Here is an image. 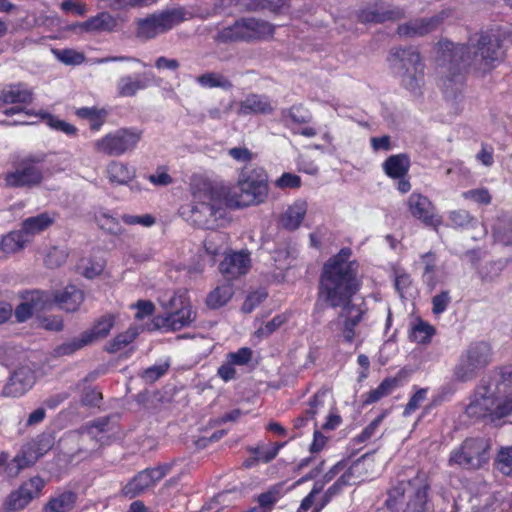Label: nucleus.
<instances>
[{
	"mask_svg": "<svg viewBox=\"0 0 512 512\" xmlns=\"http://www.w3.org/2000/svg\"><path fill=\"white\" fill-rule=\"evenodd\" d=\"M351 255L352 250L344 247L324 263L318 289L319 300L332 308H341L337 318L329 323V327L336 330L337 336L349 344L354 341L355 328L366 313L363 301L356 303L352 300L359 289V263L350 260Z\"/></svg>",
	"mask_w": 512,
	"mask_h": 512,
	"instance_id": "f257e3e1",
	"label": "nucleus"
},
{
	"mask_svg": "<svg viewBox=\"0 0 512 512\" xmlns=\"http://www.w3.org/2000/svg\"><path fill=\"white\" fill-rule=\"evenodd\" d=\"M438 63L446 68L448 82H459L460 75L468 71L487 72L502 59L499 39L491 33L482 32L469 38L467 44L450 41L439 43Z\"/></svg>",
	"mask_w": 512,
	"mask_h": 512,
	"instance_id": "f03ea898",
	"label": "nucleus"
},
{
	"mask_svg": "<svg viewBox=\"0 0 512 512\" xmlns=\"http://www.w3.org/2000/svg\"><path fill=\"white\" fill-rule=\"evenodd\" d=\"M472 419L512 415V368H504L483 377L465 410Z\"/></svg>",
	"mask_w": 512,
	"mask_h": 512,
	"instance_id": "7ed1b4c3",
	"label": "nucleus"
},
{
	"mask_svg": "<svg viewBox=\"0 0 512 512\" xmlns=\"http://www.w3.org/2000/svg\"><path fill=\"white\" fill-rule=\"evenodd\" d=\"M430 484L424 472L402 479L388 491L385 506L390 512H427Z\"/></svg>",
	"mask_w": 512,
	"mask_h": 512,
	"instance_id": "20e7f679",
	"label": "nucleus"
},
{
	"mask_svg": "<svg viewBox=\"0 0 512 512\" xmlns=\"http://www.w3.org/2000/svg\"><path fill=\"white\" fill-rule=\"evenodd\" d=\"M190 213L194 225L203 229H214L218 220L223 219L226 214L225 190L206 181L196 185Z\"/></svg>",
	"mask_w": 512,
	"mask_h": 512,
	"instance_id": "39448f33",
	"label": "nucleus"
},
{
	"mask_svg": "<svg viewBox=\"0 0 512 512\" xmlns=\"http://www.w3.org/2000/svg\"><path fill=\"white\" fill-rule=\"evenodd\" d=\"M44 152L17 155L11 162V170L3 175L4 186L14 189H33L42 184L49 169L44 167Z\"/></svg>",
	"mask_w": 512,
	"mask_h": 512,
	"instance_id": "423d86ee",
	"label": "nucleus"
},
{
	"mask_svg": "<svg viewBox=\"0 0 512 512\" xmlns=\"http://www.w3.org/2000/svg\"><path fill=\"white\" fill-rule=\"evenodd\" d=\"M492 348L486 341L471 342L459 355L452 371L455 382L475 380L492 362Z\"/></svg>",
	"mask_w": 512,
	"mask_h": 512,
	"instance_id": "0eeeda50",
	"label": "nucleus"
},
{
	"mask_svg": "<svg viewBox=\"0 0 512 512\" xmlns=\"http://www.w3.org/2000/svg\"><path fill=\"white\" fill-rule=\"evenodd\" d=\"M161 305L166 310V314L157 315L153 319L156 329L178 331L188 327L196 318V313L191 309L184 292L174 293L167 301L161 300Z\"/></svg>",
	"mask_w": 512,
	"mask_h": 512,
	"instance_id": "6e6552de",
	"label": "nucleus"
},
{
	"mask_svg": "<svg viewBox=\"0 0 512 512\" xmlns=\"http://www.w3.org/2000/svg\"><path fill=\"white\" fill-rule=\"evenodd\" d=\"M491 448L488 439L482 437L466 438L459 448L453 450L449 457V465L463 469L477 470L488 463Z\"/></svg>",
	"mask_w": 512,
	"mask_h": 512,
	"instance_id": "1a4fd4ad",
	"label": "nucleus"
},
{
	"mask_svg": "<svg viewBox=\"0 0 512 512\" xmlns=\"http://www.w3.org/2000/svg\"><path fill=\"white\" fill-rule=\"evenodd\" d=\"M184 20L180 9L157 11L135 19V35L140 40H151L171 30Z\"/></svg>",
	"mask_w": 512,
	"mask_h": 512,
	"instance_id": "9d476101",
	"label": "nucleus"
},
{
	"mask_svg": "<svg viewBox=\"0 0 512 512\" xmlns=\"http://www.w3.org/2000/svg\"><path fill=\"white\" fill-rule=\"evenodd\" d=\"M141 136L140 130L121 128L95 141L94 149L108 156H120L133 151Z\"/></svg>",
	"mask_w": 512,
	"mask_h": 512,
	"instance_id": "9b49d317",
	"label": "nucleus"
},
{
	"mask_svg": "<svg viewBox=\"0 0 512 512\" xmlns=\"http://www.w3.org/2000/svg\"><path fill=\"white\" fill-rule=\"evenodd\" d=\"M267 22L255 18H242L233 25L223 28L217 34V40L222 43L237 41H253L260 39L270 32Z\"/></svg>",
	"mask_w": 512,
	"mask_h": 512,
	"instance_id": "f8f14e48",
	"label": "nucleus"
},
{
	"mask_svg": "<svg viewBox=\"0 0 512 512\" xmlns=\"http://www.w3.org/2000/svg\"><path fill=\"white\" fill-rule=\"evenodd\" d=\"M45 486L44 480L35 476L25 481L18 489L12 491L6 498L4 508L6 512H19L33 499L38 498Z\"/></svg>",
	"mask_w": 512,
	"mask_h": 512,
	"instance_id": "ddd939ff",
	"label": "nucleus"
},
{
	"mask_svg": "<svg viewBox=\"0 0 512 512\" xmlns=\"http://www.w3.org/2000/svg\"><path fill=\"white\" fill-rule=\"evenodd\" d=\"M54 444L55 437L52 433L47 432L38 435L33 441L25 444L13 460L16 463V472L18 473L20 470L33 465L40 457L51 450Z\"/></svg>",
	"mask_w": 512,
	"mask_h": 512,
	"instance_id": "4468645a",
	"label": "nucleus"
},
{
	"mask_svg": "<svg viewBox=\"0 0 512 512\" xmlns=\"http://www.w3.org/2000/svg\"><path fill=\"white\" fill-rule=\"evenodd\" d=\"M451 14L448 10L428 17L410 20L397 27V34L402 37H422L436 30L443 20Z\"/></svg>",
	"mask_w": 512,
	"mask_h": 512,
	"instance_id": "2eb2a0df",
	"label": "nucleus"
},
{
	"mask_svg": "<svg viewBox=\"0 0 512 512\" xmlns=\"http://www.w3.org/2000/svg\"><path fill=\"white\" fill-rule=\"evenodd\" d=\"M251 258L248 250L227 253L219 264V271L227 281H233L248 273Z\"/></svg>",
	"mask_w": 512,
	"mask_h": 512,
	"instance_id": "dca6fc26",
	"label": "nucleus"
},
{
	"mask_svg": "<svg viewBox=\"0 0 512 512\" xmlns=\"http://www.w3.org/2000/svg\"><path fill=\"white\" fill-rule=\"evenodd\" d=\"M408 208L411 215L426 226L437 227L441 224V218L436 214L435 206L422 194L412 193L408 198Z\"/></svg>",
	"mask_w": 512,
	"mask_h": 512,
	"instance_id": "f3484780",
	"label": "nucleus"
},
{
	"mask_svg": "<svg viewBox=\"0 0 512 512\" xmlns=\"http://www.w3.org/2000/svg\"><path fill=\"white\" fill-rule=\"evenodd\" d=\"M387 60L398 74L424 66L419 51L413 46L391 48Z\"/></svg>",
	"mask_w": 512,
	"mask_h": 512,
	"instance_id": "a211bd4d",
	"label": "nucleus"
},
{
	"mask_svg": "<svg viewBox=\"0 0 512 512\" xmlns=\"http://www.w3.org/2000/svg\"><path fill=\"white\" fill-rule=\"evenodd\" d=\"M35 372L29 366H21L13 372L3 389L5 396L19 397L29 391L35 384Z\"/></svg>",
	"mask_w": 512,
	"mask_h": 512,
	"instance_id": "6ab92c4d",
	"label": "nucleus"
},
{
	"mask_svg": "<svg viewBox=\"0 0 512 512\" xmlns=\"http://www.w3.org/2000/svg\"><path fill=\"white\" fill-rule=\"evenodd\" d=\"M274 107L268 96L250 93L240 103L238 114L239 115H250V114H262L268 115L273 113Z\"/></svg>",
	"mask_w": 512,
	"mask_h": 512,
	"instance_id": "aec40b11",
	"label": "nucleus"
},
{
	"mask_svg": "<svg viewBox=\"0 0 512 512\" xmlns=\"http://www.w3.org/2000/svg\"><path fill=\"white\" fill-rule=\"evenodd\" d=\"M84 300L83 292L75 285H68L53 295V304L67 312H75Z\"/></svg>",
	"mask_w": 512,
	"mask_h": 512,
	"instance_id": "412c9836",
	"label": "nucleus"
},
{
	"mask_svg": "<svg viewBox=\"0 0 512 512\" xmlns=\"http://www.w3.org/2000/svg\"><path fill=\"white\" fill-rule=\"evenodd\" d=\"M153 75L151 73H143L137 75L135 79L131 76H123L117 82V93L122 97H132L139 90H143L150 85Z\"/></svg>",
	"mask_w": 512,
	"mask_h": 512,
	"instance_id": "4be33fe9",
	"label": "nucleus"
},
{
	"mask_svg": "<svg viewBox=\"0 0 512 512\" xmlns=\"http://www.w3.org/2000/svg\"><path fill=\"white\" fill-rule=\"evenodd\" d=\"M258 184L249 182L248 180H238V192L234 193L236 205L238 207H246L264 202L267 195H259Z\"/></svg>",
	"mask_w": 512,
	"mask_h": 512,
	"instance_id": "5701e85b",
	"label": "nucleus"
},
{
	"mask_svg": "<svg viewBox=\"0 0 512 512\" xmlns=\"http://www.w3.org/2000/svg\"><path fill=\"white\" fill-rule=\"evenodd\" d=\"M0 101L3 104H30L33 92L22 83L11 84L0 90Z\"/></svg>",
	"mask_w": 512,
	"mask_h": 512,
	"instance_id": "b1692460",
	"label": "nucleus"
},
{
	"mask_svg": "<svg viewBox=\"0 0 512 512\" xmlns=\"http://www.w3.org/2000/svg\"><path fill=\"white\" fill-rule=\"evenodd\" d=\"M290 0H230L239 11H254L259 8L282 12L289 7Z\"/></svg>",
	"mask_w": 512,
	"mask_h": 512,
	"instance_id": "393cba45",
	"label": "nucleus"
},
{
	"mask_svg": "<svg viewBox=\"0 0 512 512\" xmlns=\"http://www.w3.org/2000/svg\"><path fill=\"white\" fill-rule=\"evenodd\" d=\"M410 165L409 156L405 153H401L389 156L382 163V169L388 177L396 179L405 177L409 171Z\"/></svg>",
	"mask_w": 512,
	"mask_h": 512,
	"instance_id": "a878e982",
	"label": "nucleus"
},
{
	"mask_svg": "<svg viewBox=\"0 0 512 512\" xmlns=\"http://www.w3.org/2000/svg\"><path fill=\"white\" fill-rule=\"evenodd\" d=\"M307 212V204L304 201H296L282 214L281 226L289 231L299 228Z\"/></svg>",
	"mask_w": 512,
	"mask_h": 512,
	"instance_id": "bb28decb",
	"label": "nucleus"
},
{
	"mask_svg": "<svg viewBox=\"0 0 512 512\" xmlns=\"http://www.w3.org/2000/svg\"><path fill=\"white\" fill-rule=\"evenodd\" d=\"M117 26L116 19L109 13H100L94 17L89 18L87 21L78 23L75 27L80 31H114Z\"/></svg>",
	"mask_w": 512,
	"mask_h": 512,
	"instance_id": "cd10ccee",
	"label": "nucleus"
},
{
	"mask_svg": "<svg viewBox=\"0 0 512 512\" xmlns=\"http://www.w3.org/2000/svg\"><path fill=\"white\" fill-rule=\"evenodd\" d=\"M77 494L73 491L61 492L49 499L43 506V512H70L74 509Z\"/></svg>",
	"mask_w": 512,
	"mask_h": 512,
	"instance_id": "c85d7f7f",
	"label": "nucleus"
},
{
	"mask_svg": "<svg viewBox=\"0 0 512 512\" xmlns=\"http://www.w3.org/2000/svg\"><path fill=\"white\" fill-rule=\"evenodd\" d=\"M54 217L47 212L26 218L21 225V230L27 238L49 228L54 223Z\"/></svg>",
	"mask_w": 512,
	"mask_h": 512,
	"instance_id": "c756f323",
	"label": "nucleus"
},
{
	"mask_svg": "<svg viewBox=\"0 0 512 512\" xmlns=\"http://www.w3.org/2000/svg\"><path fill=\"white\" fill-rule=\"evenodd\" d=\"M114 324L115 316L113 314L103 315L95 321L90 329L84 331L85 337H87L92 344L99 339L107 337Z\"/></svg>",
	"mask_w": 512,
	"mask_h": 512,
	"instance_id": "7c9ffc66",
	"label": "nucleus"
},
{
	"mask_svg": "<svg viewBox=\"0 0 512 512\" xmlns=\"http://www.w3.org/2000/svg\"><path fill=\"white\" fill-rule=\"evenodd\" d=\"M239 179L248 180L254 184H258V194L268 195V177L262 167L248 165L242 169Z\"/></svg>",
	"mask_w": 512,
	"mask_h": 512,
	"instance_id": "2f4dec72",
	"label": "nucleus"
},
{
	"mask_svg": "<svg viewBox=\"0 0 512 512\" xmlns=\"http://www.w3.org/2000/svg\"><path fill=\"white\" fill-rule=\"evenodd\" d=\"M109 180L120 185L128 184L135 177V169L128 165L113 161L108 165Z\"/></svg>",
	"mask_w": 512,
	"mask_h": 512,
	"instance_id": "473e14b6",
	"label": "nucleus"
},
{
	"mask_svg": "<svg viewBox=\"0 0 512 512\" xmlns=\"http://www.w3.org/2000/svg\"><path fill=\"white\" fill-rule=\"evenodd\" d=\"M30 239L25 236L23 231H11L7 235L3 236L0 242V250L4 253H15L24 248L25 244Z\"/></svg>",
	"mask_w": 512,
	"mask_h": 512,
	"instance_id": "72a5a7b5",
	"label": "nucleus"
},
{
	"mask_svg": "<svg viewBox=\"0 0 512 512\" xmlns=\"http://www.w3.org/2000/svg\"><path fill=\"white\" fill-rule=\"evenodd\" d=\"M196 81L205 88H221L230 90L233 88L232 82L224 75L217 72H207L197 77Z\"/></svg>",
	"mask_w": 512,
	"mask_h": 512,
	"instance_id": "f704fd0d",
	"label": "nucleus"
},
{
	"mask_svg": "<svg viewBox=\"0 0 512 512\" xmlns=\"http://www.w3.org/2000/svg\"><path fill=\"white\" fill-rule=\"evenodd\" d=\"M83 440H90V438L87 436L83 437L79 430H72L65 433L59 440V446L66 455L71 458H76L77 446Z\"/></svg>",
	"mask_w": 512,
	"mask_h": 512,
	"instance_id": "c9c22d12",
	"label": "nucleus"
},
{
	"mask_svg": "<svg viewBox=\"0 0 512 512\" xmlns=\"http://www.w3.org/2000/svg\"><path fill=\"white\" fill-rule=\"evenodd\" d=\"M232 296L233 288L231 285L218 286L208 294L206 304L209 308L217 309L224 306Z\"/></svg>",
	"mask_w": 512,
	"mask_h": 512,
	"instance_id": "e433bc0d",
	"label": "nucleus"
},
{
	"mask_svg": "<svg viewBox=\"0 0 512 512\" xmlns=\"http://www.w3.org/2000/svg\"><path fill=\"white\" fill-rule=\"evenodd\" d=\"M399 384L397 378L384 379L377 388L367 393L364 404H372L389 395Z\"/></svg>",
	"mask_w": 512,
	"mask_h": 512,
	"instance_id": "4c0bfd02",
	"label": "nucleus"
},
{
	"mask_svg": "<svg viewBox=\"0 0 512 512\" xmlns=\"http://www.w3.org/2000/svg\"><path fill=\"white\" fill-rule=\"evenodd\" d=\"M76 115L80 118L88 119L91 130L97 131L105 122L107 112L104 109H97L95 107H82L76 111Z\"/></svg>",
	"mask_w": 512,
	"mask_h": 512,
	"instance_id": "58836bf2",
	"label": "nucleus"
},
{
	"mask_svg": "<svg viewBox=\"0 0 512 512\" xmlns=\"http://www.w3.org/2000/svg\"><path fill=\"white\" fill-rule=\"evenodd\" d=\"M399 75L402 77L403 86L410 92L417 94L423 84L424 66L402 72Z\"/></svg>",
	"mask_w": 512,
	"mask_h": 512,
	"instance_id": "ea45409f",
	"label": "nucleus"
},
{
	"mask_svg": "<svg viewBox=\"0 0 512 512\" xmlns=\"http://www.w3.org/2000/svg\"><path fill=\"white\" fill-rule=\"evenodd\" d=\"M26 302L35 313H38L49 309L53 305V297L50 293L35 290L29 293Z\"/></svg>",
	"mask_w": 512,
	"mask_h": 512,
	"instance_id": "a19ab883",
	"label": "nucleus"
},
{
	"mask_svg": "<svg viewBox=\"0 0 512 512\" xmlns=\"http://www.w3.org/2000/svg\"><path fill=\"white\" fill-rule=\"evenodd\" d=\"M422 263L424 265L423 281L430 289H434L437 284L435 277L436 270V256L432 252H428L421 256Z\"/></svg>",
	"mask_w": 512,
	"mask_h": 512,
	"instance_id": "79ce46f5",
	"label": "nucleus"
},
{
	"mask_svg": "<svg viewBox=\"0 0 512 512\" xmlns=\"http://www.w3.org/2000/svg\"><path fill=\"white\" fill-rule=\"evenodd\" d=\"M351 476L352 473L350 470L345 472L336 480L332 486L327 489L323 495L322 503L320 504L319 508L316 509V512H319L322 508H324L334 496L338 495L342 491L343 487L350 484Z\"/></svg>",
	"mask_w": 512,
	"mask_h": 512,
	"instance_id": "37998d69",
	"label": "nucleus"
},
{
	"mask_svg": "<svg viewBox=\"0 0 512 512\" xmlns=\"http://www.w3.org/2000/svg\"><path fill=\"white\" fill-rule=\"evenodd\" d=\"M139 330L137 327H130L127 331L118 334L107 347L110 353H116L131 342L138 336Z\"/></svg>",
	"mask_w": 512,
	"mask_h": 512,
	"instance_id": "c03bdc74",
	"label": "nucleus"
},
{
	"mask_svg": "<svg viewBox=\"0 0 512 512\" xmlns=\"http://www.w3.org/2000/svg\"><path fill=\"white\" fill-rule=\"evenodd\" d=\"M435 329L428 323L420 320L410 332V339L420 344H427L431 341Z\"/></svg>",
	"mask_w": 512,
	"mask_h": 512,
	"instance_id": "a18cd8bd",
	"label": "nucleus"
},
{
	"mask_svg": "<svg viewBox=\"0 0 512 512\" xmlns=\"http://www.w3.org/2000/svg\"><path fill=\"white\" fill-rule=\"evenodd\" d=\"M82 436L89 437L90 440H83L77 446V455L76 458L85 459L91 455L92 452L96 451L99 448L98 440L91 435L90 430H85L83 427L79 429Z\"/></svg>",
	"mask_w": 512,
	"mask_h": 512,
	"instance_id": "49530a36",
	"label": "nucleus"
},
{
	"mask_svg": "<svg viewBox=\"0 0 512 512\" xmlns=\"http://www.w3.org/2000/svg\"><path fill=\"white\" fill-rule=\"evenodd\" d=\"M227 236L221 232L210 233L204 241V247L208 254L218 255L224 250Z\"/></svg>",
	"mask_w": 512,
	"mask_h": 512,
	"instance_id": "de8ad7c7",
	"label": "nucleus"
},
{
	"mask_svg": "<svg viewBox=\"0 0 512 512\" xmlns=\"http://www.w3.org/2000/svg\"><path fill=\"white\" fill-rule=\"evenodd\" d=\"M54 56L65 65H80L85 61L83 53L73 49H52Z\"/></svg>",
	"mask_w": 512,
	"mask_h": 512,
	"instance_id": "09e8293b",
	"label": "nucleus"
},
{
	"mask_svg": "<svg viewBox=\"0 0 512 512\" xmlns=\"http://www.w3.org/2000/svg\"><path fill=\"white\" fill-rule=\"evenodd\" d=\"M90 341L87 337H85L84 332L80 334L79 337H75L67 342L62 343L56 348V353L58 355H70L76 352L77 350L90 345Z\"/></svg>",
	"mask_w": 512,
	"mask_h": 512,
	"instance_id": "8fccbe9b",
	"label": "nucleus"
},
{
	"mask_svg": "<svg viewBox=\"0 0 512 512\" xmlns=\"http://www.w3.org/2000/svg\"><path fill=\"white\" fill-rule=\"evenodd\" d=\"M496 468L506 476L512 474V446L502 447L495 459Z\"/></svg>",
	"mask_w": 512,
	"mask_h": 512,
	"instance_id": "3c124183",
	"label": "nucleus"
},
{
	"mask_svg": "<svg viewBox=\"0 0 512 512\" xmlns=\"http://www.w3.org/2000/svg\"><path fill=\"white\" fill-rule=\"evenodd\" d=\"M41 117L46 120L47 125L52 129L61 131L69 136H74L77 133V128L74 125L63 121L52 114L44 113Z\"/></svg>",
	"mask_w": 512,
	"mask_h": 512,
	"instance_id": "603ef678",
	"label": "nucleus"
},
{
	"mask_svg": "<svg viewBox=\"0 0 512 512\" xmlns=\"http://www.w3.org/2000/svg\"><path fill=\"white\" fill-rule=\"evenodd\" d=\"M283 118H290L294 123L305 124L311 121V115L301 105H293L281 111Z\"/></svg>",
	"mask_w": 512,
	"mask_h": 512,
	"instance_id": "864d4df0",
	"label": "nucleus"
},
{
	"mask_svg": "<svg viewBox=\"0 0 512 512\" xmlns=\"http://www.w3.org/2000/svg\"><path fill=\"white\" fill-rule=\"evenodd\" d=\"M67 256L64 249L53 247L48 251L44 262L48 268H57L65 263Z\"/></svg>",
	"mask_w": 512,
	"mask_h": 512,
	"instance_id": "5fc2aeb1",
	"label": "nucleus"
},
{
	"mask_svg": "<svg viewBox=\"0 0 512 512\" xmlns=\"http://www.w3.org/2000/svg\"><path fill=\"white\" fill-rule=\"evenodd\" d=\"M175 463L176 460H173L170 463L160 464L154 468L144 469L145 472L147 473L151 485L155 484L156 482L164 478L171 471Z\"/></svg>",
	"mask_w": 512,
	"mask_h": 512,
	"instance_id": "6e6d98bb",
	"label": "nucleus"
},
{
	"mask_svg": "<svg viewBox=\"0 0 512 512\" xmlns=\"http://www.w3.org/2000/svg\"><path fill=\"white\" fill-rule=\"evenodd\" d=\"M449 220L454 227L464 228L472 224L475 218L468 211L459 209L450 212Z\"/></svg>",
	"mask_w": 512,
	"mask_h": 512,
	"instance_id": "4d7b16f0",
	"label": "nucleus"
},
{
	"mask_svg": "<svg viewBox=\"0 0 512 512\" xmlns=\"http://www.w3.org/2000/svg\"><path fill=\"white\" fill-rule=\"evenodd\" d=\"M290 256H291V253L287 246L277 247L272 252V259L275 263V267L280 270L289 267L291 264Z\"/></svg>",
	"mask_w": 512,
	"mask_h": 512,
	"instance_id": "13d9d810",
	"label": "nucleus"
},
{
	"mask_svg": "<svg viewBox=\"0 0 512 512\" xmlns=\"http://www.w3.org/2000/svg\"><path fill=\"white\" fill-rule=\"evenodd\" d=\"M357 20L360 23H383V18H381V10L377 8H367L362 9L357 12Z\"/></svg>",
	"mask_w": 512,
	"mask_h": 512,
	"instance_id": "bf43d9fd",
	"label": "nucleus"
},
{
	"mask_svg": "<svg viewBox=\"0 0 512 512\" xmlns=\"http://www.w3.org/2000/svg\"><path fill=\"white\" fill-rule=\"evenodd\" d=\"M385 414L379 415L375 418L367 427L363 429V431L354 438L356 443H363L369 440L374 434L381 422L383 421Z\"/></svg>",
	"mask_w": 512,
	"mask_h": 512,
	"instance_id": "052dcab7",
	"label": "nucleus"
},
{
	"mask_svg": "<svg viewBox=\"0 0 512 512\" xmlns=\"http://www.w3.org/2000/svg\"><path fill=\"white\" fill-rule=\"evenodd\" d=\"M228 360L233 365H246L252 358V350L247 347L228 354Z\"/></svg>",
	"mask_w": 512,
	"mask_h": 512,
	"instance_id": "680f3d73",
	"label": "nucleus"
},
{
	"mask_svg": "<svg viewBox=\"0 0 512 512\" xmlns=\"http://www.w3.org/2000/svg\"><path fill=\"white\" fill-rule=\"evenodd\" d=\"M110 422V417H100L97 418L89 423H87L85 426H82L85 430H90L91 435L97 439V434L102 433L108 430V425Z\"/></svg>",
	"mask_w": 512,
	"mask_h": 512,
	"instance_id": "e2e57ef3",
	"label": "nucleus"
},
{
	"mask_svg": "<svg viewBox=\"0 0 512 512\" xmlns=\"http://www.w3.org/2000/svg\"><path fill=\"white\" fill-rule=\"evenodd\" d=\"M450 302H451V297L449 295V291H447V290L442 291L440 294L435 295L432 298L433 313L437 314V315L443 313L447 309Z\"/></svg>",
	"mask_w": 512,
	"mask_h": 512,
	"instance_id": "0e129e2a",
	"label": "nucleus"
},
{
	"mask_svg": "<svg viewBox=\"0 0 512 512\" xmlns=\"http://www.w3.org/2000/svg\"><path fill=\"white\" fill-rule=\"evenodd\" d=\"M284 322V316L276 315L274 318L268 321L263 327H260L256 333L260 337H268L273 332H275Z\"/></svg>",
	"mask_w": 512,
	"mask_h": 512,
	"instance_id": "69168bd1",
	"label": "nucleus"
},
{
	"mask_svg": "<svg viewBox=\"0 0 512 512\" xmlns=\"http://www.w3.org/2000/svg\"><path fill=\"white\" fill-rule=\"evenodd\" d=\"M257 461L268 463L272 461L278 454V447H255L251 449Z\"/></svg>",
	"mask_w": 512,
	"mask_h": 512,
	"instance_id": "338daca9",
	"label": "nucleus"
},
{
	"mask_svg": "<svg viewBox=\"0 0 512 512\" xmlns=\"http://www.w3.org/2000/svg\"><path fill=\"white\" fill-rule=\"evenodd\" d=\"M463 197L480 204H489L491 202V196L486 189H473L466 191L463 193Z\"/></svg>",
	"mask_w": 512,
	"mask_h": 512,
	"instance_id": "774afa93",
	"label": "nucleus"
}]
</instances>
